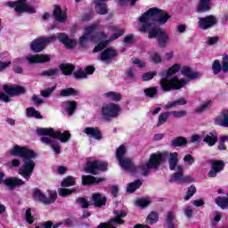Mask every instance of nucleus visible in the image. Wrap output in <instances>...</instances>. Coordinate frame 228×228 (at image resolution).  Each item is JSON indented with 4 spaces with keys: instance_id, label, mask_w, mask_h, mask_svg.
Returning <instances> with one entry per match:
<instances>
[{
    "instance_id": "ea45409f",
    "label": "nucleus",
    "mask_w": 228,
    "mask_h": 228,
    "mask_svg": "<svg viewBox=\"0 0 228 228\" xmlns=\"http://www.w3.org/2000/svg\"><path fill=\"white\" fill-rule=\"evenodd\" d=\"M212 102L211 101H207L205 102L200 107L196 108L195 111L196 113H202L203 111H206L208 106H211Z\"/></svg>"
},
{
    "instance_id": "0eeeda50",
    "label": "nucleus",
    "mask_w": 228,
    "mask_h": 228,
    "mask_svg": "<svg viewBox=\"0 0 228 228\" xmlns=\"http://www.w3.org/2000/svg\"><path fill=\"white\" fill-rule=\"evenodd\" d=\"M55 40H59L61 44L67 47V49H72V47H76V40L69 38V36L65 33L60 34L58 37L51 36L49 37H39L35 39L30 44V48L33 53H41L45 49V46L51 42H55Z\"/></svg>"
},
{
    "instance_id": "aec40b11",
    "label": "nucleus",
    "mask_w": 228,
    "mask_h": 228,
    "mask_svg": "<svg viewBox=\"0 0 228 228\" xmlns=\"http://www.w3.org/2000/svg\"><path fill=\"white\" fill-rule=\"evenodd\" d=\"M115 56H117V52H115V50L111 48H107L105 51L102 52L100 60H102V61H104L105 63H110V61L112 58H115Z\"/></svg>"
},
{
    "instance_id": "0e129e2a",
    "label": "nucleus",
    "mask_w": 228,
    "mask_h": 228,
    "mask_svg": "<svg viewBox=\"0 0 228 228\" xmlns=\"http://www.w3.org/2000/svg\"><path fill=\"white\" fill-rule=\"evenodd\" d=\"M177 104L175 101L173 102H168L166 105L165 108L166 110H172V108H176Z\"/></svg>"
},
{
    "instance_id": "412c9836",
    "label": "nucleus",
    "mask_w": 228,
    "mask_h": 228,
    "mask_svg": "<svg viewBox=\"0 0 228 228\" xmlns=\"http://www.w3.org/2000/svg\"><path fill=\"white\" fill-rule=\"evenodd\" d=\"M31 197L34 200H47V196L45 192L39 189L38 187H35L31 189Z\"/></svg>"
},
{
    "instance_id": "39448f33",
    "label": "nucleus",
    "mask_w": 228,
    "mask_h": 228,
    "mask_svg": "<svg viewBox=\"0 0 228 228\" xmlns=\"http://www.w3.org/2000/svg\"><path fill=\"white\" fill-rule=\"evenodd\" d=\"M11 156H20L23 159V165L19 169L20 175H22L25 179H29L33 170H35L34 158H37V152L33 150L20 145H14L9 150Z\"/></svg>"
},
{
    "instance_id": "680f3d73",
    "label": "nucleus",
    "mask_w": 228,
    "mask_h": 228,
    "mask_svg": "<svg viewBox=\"0 0 228 228\" xmlns=\"http://www.w3.org/2000/svg\"><path fill=\"white\" fill-rule=\"evenodd\" d=\"M175 102H176V106H184L188 104V100L184 98H180L178 100H175Z\"/></svg>"
},
{
    "instance_id": "4d7b16f0",
    "label": "nucleus",
    "mask_w": 228,
    "mask_h": 228,
    "mask_svg": "<svg viewBox=\"0 0 228 228\" xmlns=\"http://www.w3.org/2000/svg\"><path fill=\"white\" fill-rule=\"evenodd\" d=\"M220 220H222V214L220 213L216 214L212 220V227L216 226V224H218V222H220Z\"/></svg>"
},
{
    "instance_id": "4c0bfd02",
    "label": "nucleus",
    "mask_w": 228,
    "mask_h": 228,
    "mask_svg": "<svg viewBox=\"0 0 228 228\" xmlns=\"http://www.w3.org/2000/svg\"><path fill=\"white\" fill-rule=\"evenodd\" d=\"M224 167H225V164L222 160H216L212 163V167L216 170L217 173L222 172Z\"/></svg>"
},
{
    "instance_id": "de8ad7c7",
    "label": "nucleus",
    "mask_w": 228,
    "mask_h": 228,
    "mask_svg": "<svg viewBox=\"0 0 228 228\" xmlns=\"http://www.w3.org/2000/svg\"><path fill=\"white\" fill-rule=\"evenodd\" d=\"M175 219V214H174V212H168L166 218L167 225L174 224Z\"/></svg>"
},
{
    "instance_id": "5701e85b",
    "label": "nucleus",
    "mask_w": 228,
    "mask_h": 228,
    "mask_svg": "<svg viewBox=\"0 0 228 228\" xmlns=\"http://www.w3.org/2000/svg\"><path fill=\"white\" fill-rule=\"evenodd\" d=\"M104 99L107 101H111L112 102H118V101H122V94L118 92H107L103 94Z\"/></svg>"
},
{
    "instance_id": "1a4fd4ad",
    "label": "nucleus",
    "mask_w": 228,
    "mask_h": 228,
    "mask_svg": "<svg viewBox=\"0 0 228 228\" xmlns=\"http://www.w3.org/2000/svg\"><path fill=\"white\" fill-rule=\"evenodd\" d=\"M120 113H122V108L120 105L113 102L105 103L101 109L102 117L108 122L113 118H117V117H119Z\"/></svg>"
},
{
    "instance_id": "bb28decb",
    "label": "nucleus",
    "mask_w": 228,
    "mask_h": 228,
    "mask_svg": "<svg viewBox=\"0 0 228 228\" xmlns=\"http://www.w3.org/2000/svg\"><path fill=\"white\" fill-rule=\"evenodd\" d=\"M63 106L69 117H72L74 111H76V108H77V103L76 102H67Z\"/></svg>"
},
{
    "instance_id": "338daca9",
    "label": "nucleus",
    "mask_w": 228,
    "mask_h": 228,
    "mask_svg": "<svg viewBox=\"0 0 228 228\" xmlns=\"http://www.w3.org/2000/svg\"><path fill=\"white\" fill-rule=\"evenodd\" d=\"M12 62L10 61H6V62H3L0 61V72H3V70H4V69H6L7 67H10Z\"/></svg>"
},
{
    "instance_id": "a19ab883",
    "label": "nucleus",
    "mask_w": 228,
    "mask_h": 228,
    "mask_svg": "<svg viewBox=\"0 0 228 228\" xmlns=\"http://www.w3.org/2000/svg\"><path fill=\"white\" fill-rule=\"evenodd\" d=\"M134 205L137 206V208H140L141 209H145V208H147L151 205V201H149V200H136L134 202Z\"/></svg>"
},
{
    "instance_id": "c03bdc74",
    "label": "nucleus",
    "mask_w": 228,
    "mask_h": 228,
    "mask_svg": "<svg viewBox=\"0 0 228 228\" xmlns=\"http://www.w3.org/2000/svg\"><path fill=\"white\" fill-rule=\"evenodd\" d=\"M195 191H197V189L195 188V186L189 187L187 191V194L184 197L185 200H190V199H191V197L195 195Z\"/></svg>"
},
{
    "instance_id": "cd10ccee",
    "label": "nucleus",
    "mask_w": 228,
    "mask_h": 228,
    "mask_svg": "<svg viewBox=\"0 0 228 228\" xmlns=\"http://www.w3.org/2000/svg\"><path fill=\"white\" fill-rule=\"evenodd\" d=\"M140 186H142V181L136 180L126 185V191L127 193H134V191L138 190Z\"/></svg>"
},
{
    "instance_id": "f3484780",
    "label": "nucleus",
    "mask_w": 228,
    "mask_h": 228,
    "mask_svg": "<svg viewBox=\"0 0 228 228\" xmlns=\"http://www.w3.org/2000/svg\"><path fill=\"white\" fill-rule=\"evenodd\" d=\"M94 72H95V68L93 66H88L85 69V70L80 69L74 73V77L76 79H86V77H88V76H92Z\"/></svg>"
},
{
    "instance_id": "052dcab7",
    "label": "nucleus",
    "mask_w": 228,
    "mask_h": 228,
    "mask_svg": "<svg viewBox=\"0 0 228 228\" xmlns=\"http://www.w3.org/2000/svg\"><path fill=\"white\" fill-rule=\"evenodd\" d=\"M53 90L54 88H49L47 90L42 91L41 92L42 97H50Z\"/></svg>"
},
{
    "instance_id": "13d9d810",
    "label": "nucleus",
    "mask_w": 228,
    "mask_h": 228,
    "mask_svg": "<svg viewBox=\"0 0 228 228\" xmlns=\"http://www.w3.org/2000/svg\"><path fill=\"white\" fill-rule=\"evenodd\" d=\"M47 193L51 200H56V199H58V193L56 192V191L48 190Z\"/></svg>"
},
{
    "instance_id": "6ab92c4d",
    "label": "nucleus",
    "mask_w": 228,
    "mask_h": 228,
    "mask_svg": "<svg viewBox=\"0 0 228 228\" xmlns=\"http://www.w3.org/2000/svg\"><path fill=\"white\" fill-rule=\"evenodd\" d=\"M107 2L108 0H94L97 13L100 15H106V13H108Z\"/></svg>"
},
{
    "instance_id": "a211bd4d",
    "label": "nucleus",
    "mask_w": 228,
    "mask_h": 228,
    "mask_svg": "<svg viewBox=\"0 0 228 228\" xmlns=\"http://www.w3.org/2000/svg\"><path fill=\"white\" fill-rule=\"evenodd\" d=\"M84 133L94 140H102V134L97 127H86Z\"/></svg>"
},
{
    "instance_id": "37998d69",
    "label": "nucleus",
    "mask_w": 228,
    "mask_h": 228,
    "mask_svg": "<svg viewBox=\"0 0 228 228\" xmlns=\"http://www.w3.org/2000/svg\"><path fill=\"white\" fill-rule=\"evenodd\" d=\"M144 94L147 97H154L158 94V88L150 87L144 90Z\"/></svg>"
},
{
    "instance_id": "20e7f679",
    "label": "nucleus",
    "mask_w": 228,
    "mask_h": 228,
    "mask_svg": "<svg viewBox=\"0 0 228 228\" xmlns=\"http://www.w3.org/2000/svg\"><path fill=\"white\" fill-rule=\"evenodd\" d=\"M97 29V24L90 25L84 29V35L79 38V44L82 47H85L88 42H99L98 45L94 47L93 50L94 53H99V51H102L110 42H113L117 40V38H120L122 35L125 33L124 28H120L115 25H110L109 29L112 33H114L110 39H108V34L104 32H100L96 35H94V31Z\"/></svg>"
},
{
    "instance_id": "5fc2aeb1",
    "label": "nucleus",
    "mask_w": 228,
    "mask_h": 228,
    "mask_svg": "<svg viewBox=\"0 0 228 228\" xmlns=\"http://www.w3.org/2000/svg\"><path fill=\"white\" fill-rule=\"evenodd\" d=\"M91 206H94V208H102V206H106V201L104 200H93L91 201Z\"/></svg>"
},
{
    "instance_id": "6e6d98bb",
    "label": "nucleus",
    "mask_w": 228,
    "mask_h": 228,
    "mask_svg": "<svg viewBox=\"0 0 228 228\" xmlns=\"http://www.w3.org/2000/svg\"><path fill=\"white\" fill-rule=\"evenodd\" d=\"M216 204H217L221 209H228V200H216Z\"/></svg>"
},
{
    "instance_id": "4468645a",
    "label": "nucleus",
    "mask_w": 228,
    "mask_h": 228,
    "mask_svg": "<svg viewBox=\"0 0 228 228\" xmlns=\"http://www.w3.org/2000/svg\"><path fill=\"white\" fill-rule=\"evenodd\" d=\"M3 179H4V173H0V184H4L9 190H13L15 186H22L24 184V181L16 177Z\"/></svg>"
},
{
    "instance_id": "7ed1b4c3",
    "label": "nucleus",
    "mask_w": 228,
    "mask_h": 228,
    "mask_svg": "<svg viewBox=\"0 0 228 228\" xmlns=\"http://www.w3.org/2000/svg\"><path fill=\"white\" fill-rule=\"evenodd\" d=\"M181 70L183 76H185L189 81H193V79H199V72L193 71L191 68L188 66H181L179 63H175L169 69L162 70L160 72V87L164 92H170L172 90H181L184 88L188 84V80L183 78L179 79L177 77L170 78V76L177 74Z\"/></svg>"
},
{
    "instance_id": "bf43d9fd",
    "label": "nucleus",
    "mask_w": 228,
    "mask_h": 228,
    "mask_svg": "<svg viewBox=\"0 0 228 228\" xmlns=\"http://www.w3.org/2000/svg\"><path fill=\"white\" fill-rule=\"evenodd\" d=\"M184 215L187 218H191L193 216V209L190 207H186L184 209Z\"/></svg>"
},
{
    "instance_id": "3c124183",
    "label": "nucleus",
    "mask_w": 228,
    "mask_h": 228,
    "mask_svg": "<svg viewBox=\"0 0 228 228\" xmlns=\"http://www.w3.org/2000/svg\"><path fill=\"white\" fill-rule=\"evenodd\" d=\"M183 161L185 165H189V167H191L193 163H195V159L190 154L185 155L183 158Z\"/></svg>"
},
{
    "instance_id": "9d476101",
    "label": "nucleus",
    "mask_w": 228,
    "mask_h": 228,
    "mask_svg": "<svg viewBox=\"0 0 228 228\" xmlns=\"http://www.w3.org/2000/svg\"><path fill=\"white\" fill-rule=\"evenodd\" d=\"M3 90L5 93L0 92V101L2 102H10V97H12V95H20V94L26 93V88L20 86H4Z\"/></svg>"
},
{
    "instance_id": "6e6552de",
    "label": "nucleus",
    "mask_w": 228,
    "mask_h": 228,
    "mask_svg": "<svg viewBox=\"0 0 228 228\" xmlns=\"http://www.w3.org/2000/svg\"><path fill=\"white\" fill-rule=\"evenodd\" d=\"M127 152V149L126 146L120 145L116 151V158L118 161L119 167L125 172H127L131 175H136V174H142V169L140 168L141 165H144L145 163H142L139 167L134 166V162L127 157H126V153Z\"/></svg>"
},
{
    "instance_id": "69168bd1",
    "label": "nucleus",
    "mask_w": 228,
    "mask_h": 228,
    "mask_svg": "<svg viewBox=\"0 0 228 228\" xmlns=\"http://www.w3.org/2000/svg\"><path fill=\"white\" fill-rule=\"evenodd\" d=\"M218 43V37H210L208 40V45H215V44Z\"/></svg>"
},
{
    "instance_id": "2eb2a0df",
    "label": "nucleus",
    "mask_w": 228,
    "mask_h": 228,
    "mask_svg": "<svg viewBox=\"0 0 228 228\" xmlns=\"http://www.w3.org/2000/svg\"><path fill=\"white\" fill-rule=\"evenodd\" d=\"M28 63H47L51 61V57L48 54H34L26 57Z\"/></svg>"
},
{
    "instance_id": "b1692460",
    "label": "nucleus",
    "mask_w": 228,
    "mask_h": 228,
    "mask_svg": "<svg viewBox=\"0 0 228 228\" xmlns=\"http://www.w3.org/2000/svg\"><path fill=\"white\" fill-rule=\"evenodd\" d=\"M53 15L58 22H65V20H67V12H65V11H61L60 6H55Z\"/></svg>"
},
{
    "instance_id": "49530a36",
    "label": "nucleus",
    "mask_w": 228,
    "mask_h": 228,
    "mask_svg": "<svg viewBox=\"0 0 228 228\" xmlns=\"http://www.w3.org/2000/svg\"><path fill=\"white\" fill-rule=\"evenodd\" d=\"M25 220L28 222V224H33L35 222V217L31 216V208H28L25 212Z\"/></svg>"
},
{
    "instance_id": "864d4df0",
    "label": "nucleus",
    "mask_w": 228,
    "mask_h": 228,
    "mask_svg": "<svg viewBox=\"0 0 228 228\" xmlns=\"http://www.w3.org/2000/svg\"><path fill=\"white\" fill-rule=\"evenodd\" d=\"M72 193H74V190L59 189V195L61 197H67V195H70Z\"/></svg>"
},
{
    "instance_id": "e2e57ef3",
    "label": "nucleus",
    "mask_w": 228,
    "mask_h": 228,
    "mask_svg": "<svg viewBox=\"0 0 228 228\" xmlns=\"http://www.w3.org/2000/svg\"><path fill=\"white\" fill-rule=\"evenodd\" d=\"M133 63L134 65H137V67H139V69H143L145 67V62H143V61H140L138 59H134L133 61Z\"/></svg>"
},
{
    "instance_id": "ddd939ff",
    "label": "nucleus",
    "mask_w": 228,
    "mask_h": 228,
    "mask_svg": "<svg viewBox=\"0 0 228 228\" xmlns=\"http://www.w3.org/2000/svg\"><path fill=\"white\" fill-rule=\"evenodd\" d=\"M84 170L88 174H95V171L97 170H102V172H105V170H108V164L104 161L99 160L88 162Z\"/></svg>"
},
{
    "instance_id": "7c9ffc66",
    "label": "nucleus",
    "mask_w": 228,
    "mask_h": 228,
    "mask_svg": "<svg viewBox=\"0 0 228 228\" xmlns=\"http://www.w3.org/2000/svg\"><path fill=\"white\" fill-rule=\"evenodd\" d=\"M60 69L61 70H62V74H64V76H70V74H72V72L74 71V65L61 64Z\"/></svg>"
},
{
    "instance_id": "dca6fc26",
    "label": "nucleus",
    "mask_w": 228,
    "mask_h": 228,
    "mask_svg": "<svg viewBox=\"0 0 228 228\" xmlns=\"http://www.w3.org/2000/svg\"><path fill=\"white\" fill-rule=\"evenodd\" d=\"M201 138L203 139L204 143H207L208 147H213L216 142H218L216 132L202 133Z\"/></svg>"
},
{
    "instance_id": "c756f323",
    "label": "nucleus",
    "mask_w": 228,
    "mask_h": 228,
    "mask_svg": "<svg viewBox=\"0 0 228 228\" xmlns=\"http://www.w3.org/2000/svg\"><path fill=\"white\" fill-rule=\"evenodd\" d=\"M26 115L28 118H42V116L40 115V112L37 110L35 108L30 107L26 110Z\"/></svg>"
},
{
    "instance_id": "423d86ee",
    "label": "nucleus",
    "mask_w": 228,
    "mask_h": 228,
    "mask_svg": "<svg viewBox=\"0 0 228 228\" xmlns=\"http://www.w3.org/2000/svg\"><path fill=\"white\" fill-rule=\"evenodd\" d=\"M37 133L39 136H50L42 137L40 142L45 145H50L55 154H61V145L55 140H60L61 143H67L70 140V132L69 131L61 133L54 131L53 128H37Z\"/></svg>"
},
{
    "instance_id": "f03ea898",
    "label": "nucleus",
    "mask_w": 228,
    "mask_h": 228,
    "mask_svg": "<svg viewBox=\"0 0 228 228\" xmlns=\"http://www.w3.org/2000/svg\"><path fill=\"white\" fill-rule=\"evenodd\" d=\"M167 158L168 159L170 170L176 172L171 176L170 183H192L193 178L188 175L184 176L183 174L184 167L179 165V154L177 152L151 154L149 161L140 166L142 175H147L151 168H158Z\"/></svg>"
},
{
    "instance_id": "09e8293b",
    "label": "nucleus",
    "mask_w": 228,
    "mask_h": 228,
    "mask_svg": "<svg viewBox=\"0 0 228 228\" xmlns=\"http://www.w3.org/2000/svg\"><path fill=\"white\" fill-rule=\"evenodd\" d=\"M156 74H158L156 71L145 73L142 76V81H151V79H152Z\"/></svg>"
},
{
    "instance_id": "a878e982",
    "label": "nucleus",
    "mask_w": 228,
    "mask_h": 228,
    "mask_svg": "<svg viewBox=\"0 0 228 228\" xmlns=\"http://www.w3.org/2000/svg\"><path fill=\"white\" fill-rule=\"evenodd\" d=\"M211 10V0H200L198 12H204Z\"/></svg>"
},
{
    "instance_id": "a18cd8bd",
    "label": "nucleus",
    "mask_w": 228,
    "mask_h": 228,
    "mask_svg": "<svg viewBox=\"0 0 228 228\" xmlns=\"http://www.w3.org/2000/svg\"><path fill=\"white\" fill-rule=\"evenodd\" d=\"M92 200H107L108 198L103 193L96 192L92 194Z\"/></svg>"
},
{
    "instance_id": "774afa93",
    "label": "nucleus",
    "mask_w": 228,
    "mask_h": 228,
    "mask_svg": "<svg viewBox=\"0 0 228 228\" xmlns=\"http://www.w3.org/2000/svg\"><path fill=\"white\" fill-rule=\"evenodd\" d=\"M32 101H33L34 104H42V102H44V101H42V99H40V97H38L35 94L32 96Z\"/></svg>"
},
{
    "instance_id": "f8f14e48",
    "label": "nucleus",
    "mask_w": 228,
    "mask_h": 228,
    "mask_svg": "<svg viewBox=\"0 0 228 228\" xmlns=\"http://www.w3.org/2000/svg\"><path fill=\"white\" fill-rule=\"evenodd\" d=\"M198 26L200 29H210L214 26H216L218 23V20L214 15H208L206 17L198 18Z\"/></svg>"
},
{
    "instance_id": "473e14b6",
    "label": "nucleus",
    "mask_w": 228,
    "mask_h": 228,
    "mask_svg": "<svg viewBox=\"0 0 228 228\" xmlns=\"http://www.w3.org/2000/svg\"><path fill=\"white\" fill-rule=\"evenodd\" d=\"M188 141L184 137H176L173 140H171V145L174 147H181L183 145H186Z\"/></svg>"
},
{
    "instance_id": "e433bc0d",
    "label": "nucleus",
    "mask_w": 228,
    "mask_h": 228,
    "mask_svg": "<svg viewBox=\"0 0 228 228\" xmlns=\"http://www.w3.org/2000/svg\"><path fill=\"white\" fill-rule=\"evenodd\" d=\"M159 220V216L156 212H151L146 218L147 224H156Z\"/></svg>"
},
{
    "instance_id": "79ce46f5",
    "label": "nucleus",
    "mask_w": 228,
    "mask_h": 228,
    "mask_svg": "<svg viewBox=\"0 0 228 228\" xmlns=\"http://www.w3.org/2000/svg\"><path fill=\"white\" fill-rule=\"evenodd\" d=\"M56 74H58V69H47L45 71L39 73V76H46L48 77H51L53 76H56Z\"/></svg>"
},
{
    "instance_id": "603ef678",
    "label": "nucleus",
    "mask_w": 228,
    "mask_h": 228,
    "mask_svg": "<svg viewBox=\"0 0 228 228\" xmlns=\"http://www.w3.org/2000/svg\"><path fill=\"white\" fill-rule=\"evenodd\" d=\"M8 167H10V168H19V167H20V160L19 159H14L8 162Z\"/></svg>"
},
{
    "instance_id": "393cba45",
    "label": "nucleus",
    "mask_w": 228,
    "mask_h": 228,
    "mask_svg": "<svg viewBox=\"0 0 228 228\" xmlns=\"http://www.w3.org/2000/svg\"><path fill=\"white\" fill-rule=\"evenodd\" d=\"M106 181L105 178H95L92 175H83L82 176V183L83 184H99V183H102Z\"/></svg>"
},
{
    "instance_id": "2f4dec72",
    "label": "nucleus",
    "mask_w": 228,
    "mask_h": 228,
    "mask_svg": "<svg viewBox=\"0 0 228 228\" xmlns=\"http://www.w3.org/2000/svg\"><path fill=\"white\" fill-rule=\"evenodd\" d=\"M61 97H69L70 95H79V91L74 88H66L61 91Z\"/></svg>"
},
{
    "instance_id": "4be33fe9",
    "label": "nucleus",
    "mask_w": 228,
    "mask_h": 228,
    "mask_svg": "<svg viewBox=\"0 0 228 228\" xmlns=\"http://www.w3.org/2000/svg\"><path fill=\"white\" fill-rule=\"evenodd\" d=\"M216 123L223 127H228V110H222L221 114L216 118Z\"/></svg>"
},
{
    "instance_id": "72a5a7b5",
    "label": "nucleus",
    "mask_w": 228,
    "mask_h": 228,
    "mask_svg": "<svg viewBox=\"0 0 228 228\" xmlns=\"http://www.w3.org/2000/svg\"><path fill=\"white\" fill-rule=\"evenodd\" d=\"M150 61L151 63H161L163 61V58H161V55L159 53L151 52L150 53Z\"/></svg>"
},
{
    "instance_id": "f704fd0d",
    "label": "nucleus",
    "mask_w": 228,
    "mask_h": 228,
    "mask_svg": "<svg viewBox=\"0 0 228 228\" xmlns=\"http://www.w3.org/2000/svg\"><path fill=\"white\" fill-rule=\"evenodd\" d=\"M170 112H164L160 113L159 116L158 123H157V127H159V126H163L168 120V117H170Z\"/></svg>"
},
{
    "instance_id": "9b49d317",
    "label": "nucleus",
    "mask_w": 228,
    "mask_h": 228,
    "mask_svg": "<svg viewBox=\"0 0 228 228\" xmlns=\"http://www.w3.org/2000/svg\"><path fill=\"white\" fill-rule=\"evenodd\" d=\"M7 6H9L10 8H14L17 13H22L24 12H27V13H35V8L26 4V0H17L16 2H8Z\"/></svg>"
},
{
    "instance_id": "c9c22d12",
    "label": "nucleus",
    "mask_w": 228,
    "mask_h": 228,
    "mask_svg": "<svg viewBox=\"0 0 228 228\" xmlns=\"http://www.w3.org/2000/svg\"><path fill=\"white\" fill-rule=\"evenodd\" d=\"M174 118H183V117H186L188 115V111L185 110H174L169 112Z\"/></svg>"
},
{
    "instance_id": "8fccbe9b",
    "label": "nucleus",
    "mask_w": 228,
    "mask_h": 228,
    "mask_svg": "<svg viewBox=\"0 0 228 228\" xmlns=\"http://www.w3.org/2000/svg\"><path fill=\"white\" fill-rule=\"evenodd\" d=\"M222 70L223 72H228V55L225 54L223 56V61H222Z\"/></svg>"
},
{
    "instance_id": "f257e3e1",
    "label": "nucleus",
    "mask_w": 228,
    "mask_h": 228,
    "mask_svg": "<svg viewBox=\"0 0 228 228\" xmlns=\"http://www.w3.org/2000/svg\"><path fill=\"white\" fill-rule=\"evenodd\" d=\"M169 19V14L165 11L158 8L149 9L139 18V31L142 33L149 31V38L158 37L159 47H167L171 42L170 35L162 28H154V24L156 22L161 25L167 24Z\"/></svg>"
},
{
    "instance_id": "c85d7f7f",
    "label": "nucleus",
    "mask_w": 228,
    "mask_h": 228,
    "mask_svg": "<svg viewBox=\"0 0 228 228\" xmlns=\"http://www.w3.org/2000/svg\"><path fill=\"white\" fill-rule=\"evenodd\" d=\"M74 184H76V178L70 175L64 178L61 183L62 188H69V186H74Z\"/></svg>"
},
{
    "instance_id": "58836bf2",
    "label": "nucleus",
    "mask_w": 228,
    "mask_h": 228,
    "mask_svg": "<svg viewBox=\"0 0 228 228\" xmlns=\"http://www.w3.org/2000/svg\"><path fill=\"white\" fill-rule=\"evenodd\" d=\"M212 70L213 73L216 76L220 74V71L222 70V64H220V61L216 60L212 65Z\"/></svg>"
}]
</instances>
